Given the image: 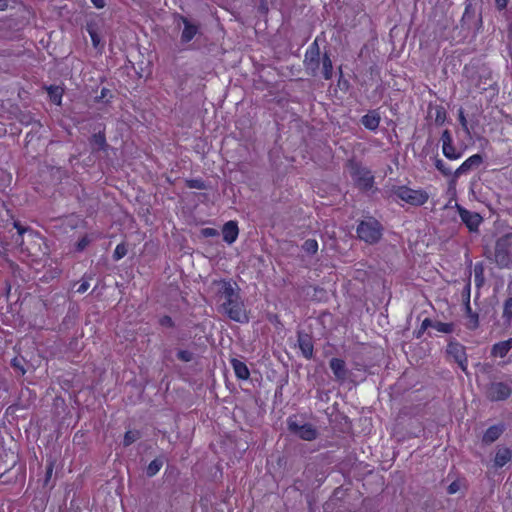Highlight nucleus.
Returning <instances> with one entry per match:
<instances>
[{
  "label": "nucleus",
  "mask_w": 512,
  "mask_h": 512,
  "mask_svg": "<svg viewBox=\"0 0 512 512\" xmlns=\"http://www.w3.org/2000/svg\"><path fill=\"white\" fill-rule=\"evenodd\" d=\"M126 254H127L126 245L124 243H120L116 246V248L114 250L113 258H114V260L118 261V260L122 259Z\"/></svg>",
  "instance_id": "31"
},
{
  "label": "nucleus",
  "mask_w": 512,
  "mask_h": 512,
  "mask_svg": "<svg viewBox=\"0 0 512 512\" xmlns=\"http://www.w3.org/2000/svg\"><path fill=\"white\" fill-rule=\"evenodd\" d=\"M94 142L99 147H103L105 145V137L102 134L94 135Z\"/></svg>",
  "instance_id": "38"
},
{
  "label": "nucleus",
  "mask_w": 512,
  "mask_h": 512,
  "mask_svg": "<svg viewBox=\"0 0 512 512\" xmlns=\"http://www.w3.org/2000/svg\"><path fill=\"white\" fill-rule=\"evenodd\" d=\"M332 70V61L327 54H324V56L322 57V73L326 80L332 77Z\"/></svg>",
  "instance_id": "24"
},
{
  "label": "nucleus",
  "mask_w": 512,
  "mask_h": 512,
  "mask_svg": "<svg viewBox=\"0 0 512 512\" xmlns=\"http://www.w3.org/2000/svg\"><path fill=\"white\" fill-rule=\"evenodd\" d=\"M512 349V337L508 340L495 343L491 349V355L494 357H505Z\"/></svg>",
  "instance_id": "15"
},
{
  "label": "nucleus",
  "mask_w": 512,
  "mask_h": 512,
  "mask_svg": "<svg viewBox=\"0 0 512 512\" xmlns=\"http://www.w3.org/2000/svg\"><path fill=\"white\" fill-rule=\"evenodd\" d=\"M178 19L184 26L181 32V43H189L198 34L199 26L184 16L179 15Z\"/></svg>",
  "instance_id": "10"
},
{
  "label": "nucleus",
  "mask_w": 512,
  "mask_h": 512,
  "mask_svg": "<svg viewBox=\"0 0 512 512\" xmlns=\"http://www.w3.org/2000/svg\"><path fill=\"white\" fill-rule=\"evenodd\" d=\"M177 356L179 359L185 362H189L192 360V353L186 350L179 351Z\"/></svg>",
  "instance_id": "35"
},
{
  "label": "nucleus",
  "mask_w": 512,
  "mask_h": 512,
  "mask_svg": "<svg viewBox=\"0 0 512 512\" xmlns=\"http://www.w3.org/2000/svg\"><path fill=\"white\" fill-rule=\"evenodd\" d=\"M503 431L504 427L502 425H494L489 427L483 435V442L490 444L496 441L501 436Z\"/></svg>",
  "instance_id": "18"
},
{
  "label": "nucleus",
  "mask_w": 512,
  "mask_h": 512,
  "mask_svg": "<svg viewBox=\"0 0 512 512\" xmlns=\"http://www.w3.org/2000/svg\"><path fill=\"white\" fill-rule=\"evenodd\" d=\"M90 287V284L87 280H84L81 282V284L77 288L78 293H84L86 292Z\"/></svg>",
  "instance_id": "40"
},
{
  "label": "nucleus",
  "mask_w": 512,
  "mask_h": 512,
  "mask_svg": "<svg viewBox=\"0 0 512 512\" xmlns=\"http://www.w3.org/2000/svg\"><path fill=\"white\" fill-rule=\"evenodd\" d=\"M393 194L401 201L411 206H422L428 199L429 194L422 188H411L406 185L396 186L393 188Z\"/></svg>",
  "instance_id": "2"
},
{
  "label": "nucleus",
  "mask_w": 512,
  "mask_h": 512,
  "mask_svg": "<svg viewBox=\"0 0 512 512\" xmlns=\"http://www.w3.org/2000/svg\"><path fill=\"white\" fill-rule=\"evenodd\" d=\"M319 47L317 42L315 41L306 51L305 54V66L308 70L312 72V74L316 73V70L319 67Z\"/></svg>",
  "instance_id": "11"
},
{
  "label": "nucleus",
  "mask_w": 512,
  "mask_h": 512,
  "mask_svg": "<svg viewBox=\"0 0 512 512\" xmlns=\"http://www.w3.org/2000/svg\"><path fill=\"white\" fill-rule=\"evenodd\" d=\"M290 431L306 441L314 440L317 436L316 430L310 424L298 425L294 421L288 423Z\"/></svg>",
  "instance_id": "8"
},
{
  "label": "nucleus",
  "mask_w": 512,
  "mask_h": 512,
  "mask_svg": "<svg viewBox=\"0 0 512 512\" xmlns=\"http://www.w3.org/2000/svg\"><path fill=\"white\" fill-rule=\"evenodd\" d=\"M47 92H48L50 100L53 103H55L56 105L61 104L62 96H63L62 88H60L58 86H50L47 88Z\"/></svg>",
  "instance_id": "22"
},
{
  "label": "nucleus",
  "mask_w": 512,
  "mask_h": 512,
  "mask_svg": "<svg viewBox=\"0 0 512 512\" xmlns=\"http://www.w3.org/2000/svg\"><path fill=\"white\" fill-rule=\"evenodd\" d=\"M443 155L449 160H457L461 158L462 152L457 151L453 143L442 147Z\"/></svg>",
  "instance_id": "23"
},
{
  "label": "nucleus",
  "mask_w": 512,
  "mask_h": 512,
  "mask_svg": "<svg viewBox=\"0 0 512 512\" xmlns=\"http://www.w3.org/2000/svg\"><path fill=\"white\" fill-rule=\"evenodd\" d=\"M511 394L509 385L496 382L492 383L487 389V397L492 401H501L508 398Z\"/></svg>",
  "instance_id": "6"
},
{
  "label": "nucleus",
  "mask_w": 512,
  "mask_h": 512,
  "mask_svg": "<svg viewBox=\"0 0 512 512\" xmlns=\"http://www.w3.org/2000/svg\"><path fill=\"white\" fill-rule=\"evenodd\" d=\"M358 237L367 243H376L382 235V228L378 221L369 219L362 221L357 227Z\"/></svg>",
  "instance_id": "3"
},
{
  "label": "nucleus",
  "mask_w": 512,
  "mask_h": 512,
  "mask_svg": "<svg viewBox=\"0 0 512 512\" xmlns=\"http://www.w3.org/2000/svg\"><path fill=\"white\" fill-rule=\"evenodd\" d=\"M494 261L500 268L512 266V231L497 239Z\"/></svg>",
  "instance_id": "1"
},
{
  "label": "nucleus",
  "mask_w": 512,
  "mask_h": 512,
  "mask_svg": "<svg viewBox=\"0 0 512 512\" xmlns=\"http://www.w3.org/2000/svg\"><path fill=\"white\" fill-rule=\"evenodd\" d=\"M96 8H103L105 6L104 0H91Z\"/></svg>",
  "instance_id": "42"
},
{
  "label": "nucleus",
  "mask_w": 512,
  "mask_h": 512,
  "mask_svg": "<svg viewBox=\"0 0 512 512\" xmlns=\"http://www.w3.org/2000/svg\"><path fill=\"white\" fill-rule=\"evenodd\" d=\"M14 227L18 230L19 236H22L24 232H26V229L23 228L18 222L14 223Z\"/></svg>",
  "instance_id": "43"
},
{
  "label": "nucleus",
  "mask_w": 512,
  "mask_h": 512,
  "mask_svg": "<svg viewBox=\"0 0 512 512\" xmlns=\"http://www.w3.org/2000/svg\"><path fill=\"white\" fill-rule=\"evenodd\" d=\"M447 354L452 357L460 368L465 371L467 368V357L464 347L456 342H451L447 346Z\"/></svg>",
  "instance_id": "7"
},
{
  "label": "nucleus",
  "mask_w": 512,
  "mask_h": 512,
  "mask_svg": "<svg viewBox=\"0 0 512 512\" xmlns=\"http://www.w3.org/2000/svg\"><path fill=\"white\" fill-rule=\"evenodd\" d=\"M502 316L505 319V321L508 323H510V321L512 320V298H508L504 302Z\"/></svg>",
  "instance_id": "28"
},
{
  "label": "nucleus",
  "mask_w": 512,
  "mask_h": 512,
  "mask_svg": "<svg viewBox=\"0 0 512 512\" xmlns=\"http://www.w3.org/2000/svg\"><path fill=\"white\" fill-rule=\"evenodd\" d=\"M89 34H90L93 46L97 47L100 42L99 36L97 35V33L94 30H91V29L89 30Z\"/></svg>",
  "instance_id": "37"
},
{
  "label": "nucleus",
  "mask_w": 512,
  "mask_h": 512,
  "mask_svg": "<svg viewBox=\"0 0 512 512\" xmlns=\"http://www.w3.org/2000/svg\"><path fill=\"white\" fill-rule=\"evenodd\" d=\"M231 364L237 378L246 380L250 376V372L245 363L240 360L232 359Z\"/></svg>",
  "instance_id": "19"
},
{
  "label": "nucleus",
  "mask_w": 512,
  "mask_h": 512,
  "mask_svg": "<svg viewBox=\"0 0 512 512\" xmlns=\"http://www.w3.org/2000/svg\"><path fill=\"white\" fill-rule=\"evenodd\" d=\"M90 240L87 237H83L79 242L77 243V249L79 251H82L86 248V246L89 244Z\"/></svg>",
  "instance_id": "39"
},
{
  "label": "nucleus",
  "mask_w": 512,
  "mask_h": 512,
  "mask_svg": "<svg viewBox=\"0 0 512 512\" xmlns=\"http://www.w3.org/2000/svg\"><path fill=\"white\" fill-rule=\"evenodd\" d=\"M483 162V158L479 154H474L467 158L453 173V177L456 180L461 175L467 174L472 169L479 167Z\"/></svg>",
  "instance_id": "9"
},
{
  "label": "nucleus",
  "mask_w": 512,
  "mask_h": 512,
  "mask_svg": "<svg viewBox=\"0 0 512 512\" xmlns=\"http://www.w3.org/2000/svg\"><path fill=\"white\" fill-rule=\"evenodd\" d=\"M509 0H495V4L499 10L506 8Z\"/></svg>",
  "instance_id": "41"
},
{
  "label": "nucleus",
  "mask_w": 512,
  "mask_h": 512,
  "mask_svg": "<svg viewBox=\"0 0 512 512\" xmlns=\"http://www.w3.org/2000/svg\"><path fill=\"white\" fill-rule=\"evenodd\" d=\"M353 178L359 182V184L364 188H369L372 186L373 177L371 176L369 171L360 170L356 168L353 171Z\"/></svg>",
  "instance_id": "17"
},
{
  "label": "nucleus",
  "mask_w": 512,
  "mask_h": 512,
  "mask_svg": "<svg viewBox=\"0 0 512 512\" xmlns=\"http://www.w3.org/2000/svg\"><path fill=\"white\" fill-rule=\"evenodd\" d=\"M7 6L8 5L6 0H0V10H5Z\"/></svg>",
  "instance_id": "47"
},
{
  "label": "nucleus",
  "mask_w": 512,
  "mask_h": 512,
  "mask_svg": "<svg viewBox=\"0 0 512 512\" xmlns=\"http://www.w3.org/2000/svg\"><path fill=\"white\" fill-rule=\"evenodd\" d=\"M456 209L459 213L462 222L466 225L469 231H478V228L483 221L482 216L479 213L469 211L458 204H456Z\"/></svg>",
  "instance_id": "5"
},
{
  "label": "nucleus",
  "mask_w": 512,
  "mask_h": 512,
  "mask_svg": "<svg viewBox=\"0 0 512 512\" xmlns=\"http://www.w3.org/2000/svg\"><path fill=\"white\" fill-rule=\"evenodd\" d=\"M163 462L160 459H155L150 462L146 469V473L149 477L156 475L161 469Z\"/></svg>",
  "instance_id": "26"
},
{
  "label": "nucleus",
  "mask_w": 512,
  "mask_h": 512,
  "mask_svg": "<svg viewBox=\"0 0 512 512\" xmlns=\"http://www.w3.org/2000/svg\"><path fill=\"white\" fill-rule=\"evenodd\" d=\"M221 308L230 319L236 322L244 323L248 321L246 310L239 297L230 302H223Z\"/></svg>",
  "instance_id": "4"
},
{
  "label": "nucleus",
  "mask_w": 512,
  "mask_h": 512,
  "mask_svg": "<svg viewBox=\"0 0 512 512\" xmlns=\"http://www.w3.org/2000/svg\"><path fill=\"white\" fill-rule=\"evenodd\" d=\"M140 438V433L138 431H127L124 435L123 444L124 446H129Z\"/></svg>",
  "instance_id": "27"
},
{
  "label": "nucleus",
  "mask_w": 512,
  "mask_h": 512,
  "mask_svg": "<svg viewBox=\"0 0 512 512\" xmlns=\"http://www.w3.org/2000/svg\"><path fill=\"white\" fill-rule=\"evenodd\" d=\"M433 321H431L430 319H425L423 322H422V329H426L427 327H432L433 328Z\"/></svg>",
  "instance_id": "44"
},
{
  "label": "nucleus",
  "mask_w": 512,
  "mask_h": 512,
  "mask_svg": "<svg viewBox=\"0 0 512 512\" xmlns=\"http://www.w3.org/2000/svg\"><path fill=\"white\" fill-rule=\"evenodd\" d=\"M442 147L453 143L452 135L448 130H444L441 135Z\"/></svg>",
  "instance_id": "33"
},
{
  "label": "nucleus",
  "mask_w": 512,
  "mask_h": 512,
  "mask_svg": "<svg viewBox=\"0 0 512 512\" xmlns=\"http://www.w3.org/2000/svg\"><path fill=\"white\" fill-rule=\"evenodd\" d=\"M380 123V117L376 114H367L362 118V124L370 130H375Z\"/></svg>",
  "instance_id": "20"
},
{
  "label": "nucleus",
  "mask_w": 512,
  "mask_h": 512,
  "mask_svg": "<svg viewBox=\"0 0 512 512\" xmlns=\"http://www.w3.org/2000/svg\"><path fill=\"white\" fill-rule=\"evenodd\" d=\"M190 187H195V188L201 189V188H203V184L200 181H198V180H193L191 182Z\"/></svg>",
  "instance_id": "46"
},
{
  "label": "nucleus",
  "mask_w": 512,
  "mask_h": 512,
  "mask_svg": "<svg viewBox=\"0 0 512 512\" xmlns=\"http://www.w3.org/2000/svg\"><path fill=\"white\" fill-rule=\"evenodd\" d=\"M51 473H52V467H49V468H48V471H47V475H48V476H50V475H51Z\"/></svg>",
  "instance_id": "48"
},
{
  "label": "nucleus",
  "mask_w": 512,
  "mask_h": 512,
  "mask_svg": "<svg viewBox=\"0 0 512 512\" xmlns=\"http://www.w3.org/2000/svg\"><path fill=\"white\" fill-rule=\"evenodd\" d=\"M223 239L226 243L232 244L236 241L239 229L235 221H228L222 228Z\"/></svg>",
  "instance_id": "13"
},
{
  "label": "nucleus",
  "mask_w": 512,
  "mask_h": 512,
  "mask_svg": "<svg viewBox=\"0 0 512 512\" xmlns=\"http://www.w3.org/2000/svg\"><path fill=\"white\" fill-rule=\"evenodd\" d=\"M303 250L309 254H315L318 250V243L315 239H308L303 244Z\"/></svg>",
  "instance_id": "30"
},
{
  "label": "nucleus",
  "mask_w": 512,
  "mask_h": 512,
  "mask_svg": "<svg viewBox=\"0 0 512 512\" xmlns=\"http://www.w3.org/2000/svg\"><path fill=\"white\" fill-rule=\"evenodd\" d=\"M202 234L205 237H214L218 235V231L214 228H205L202 230Z\"/></svg>",
  "instance_id": "36"
},
{
  "label": "nucleus",
  "mask_w": 512,
  "mask_h": 512,
  "mask_svg": "<svg viewBox=\"0 0 512 512\" xmlns=\"http://www.w3.org/2000/svg\"><path fill=\"white\" fill-rule=\"evenodd\" d=\"M434 164H435V167L444 175V176H449V175H452V171H451V168L449 166L446 165V163L439 159V158H436L435 161H434Z\"/></svg>",
  "instance_id": "29"
},
{
  "label": "nucleus",
  "mask_w": 512,
  "mask_h": 512,
  "mask_svg": "<svg viewBox=\"0 0 512 512\" xmlns=\"http://www.w3.org/2000/svg\"><path fill=\"white\" fill-rule=\"evenodd\" d=\"M457 489H458L457 484H456V483H452V484H450V485H449V487H448V492H449L450 494H454V493H456V492H457Z\"/></svg>",
  "instance_id": "45"
},
{
  "label": "nucleus",
  "mask_w": 512,
  "mask_h": 512,
  "mask_svg": "<svg viewBox=\"0 0 512 512\" xmlns=\"http://www.w3.org/2000/svg\"><path fill=\"white\" fill-rule=\"evenodd\" d=\"M213 284L217 286L218 293L224 298V302H230L239 297V294L230 282L215 281Z\"/></svg>",
  "instance_id": "12"
},
{
  "label": "nucleus",
  "mask_w": 512,
  "mask_h": 512,
  "mask_svg": "<svg viewBox=\"0 0 512 512\" xmlns=\"http://www.w3.org/2000/svg\"><path fill=\"white\" fill-rule=\"evenodd\" d=\"M459 122L462 126V128L467 132L469 133V128H468V123H467V120L465 118V115H464V111L462 108L459 109Z\"/></svg>",
  "instance_id": "34"
},
{
  "label": "nucleus",
  "mask_w": 512,
  "mask_h": 512,
  "mask_svg": "<svg viewBox=\"0 0 512 512\" xmlns=\"http://www.w3.org/2000/svg\"><path fill=\"white\" fill-rule=\"evenodd\" d=\"M511 457L512 454L510 449L506 447L498 448L494 458V466L498 468L503 467L511 460Z\"/></svg>",
  "instance_id": "16"
},
{
  "label": "nucleus",
  "mask_w": 512,
  "mask_h": 512,
  "mask_svg": "<svg viewBox=\"0 0 512 512\" xmlns=\"http://www.w3.org/2000/svg\"><path fill=\"white\" fill-rule=\"evenodd\" d=\"M299 346L303 353V355L309 359L313 355V345L311 344L310 340L307 337H299Z\"/></svg>",
  "instance_id": "21"
},
{
  "label": "nucleus",
  "mask_w": 512,
  "mask_h": 512,
  "mask_svg": "<svg viewBox=\"0 0 512 512\" xmlns=\"http://www.w3.org/2000/svg\"><path fill=\"white\" fill-rule=\"evenodd\" d=\"M484 268L482 264H476L474 267L475 281L477 286H481L484 282L483 277Z\"/></svg>",
  "instance_id": "32"
},
{
  "label": "nucleus",
  "mask_w": 512,
  "mask_h": 512,
  "mask_svg": "<svg viewBox=\"0 0 512 512\" xmlns=\"http://www.w3.org/2000/svg\"><path fill=\"white\" fill-rule=\"evenodd\" d=\"M433 329L440 333L449 334L452 333L454 330V325L452 323H444L436 321L433 323Z\"/></svg>",
  "instance_id": "25"
},
{
  "label": "nucleus",
  "mask_w": 512,
  "mask_h": 512,
  "mask_svg": "<svg viewBox=\"0 0 512 512\" xmlns=\"http://www.w3.org/2000/svg\"><path fill=\"white\" fill-rule=\"evenodd\" d=\"M330 368L338 381L343 382L346 379L347 369L343 360L332 358L330 360Z\"/></svg>",
  "instance_id": "14"
}]
</instances>
